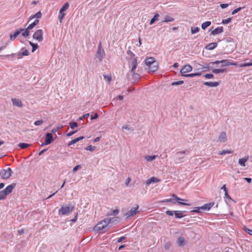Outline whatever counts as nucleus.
<instances>
[{
	"mask_svg": "<svg viewBox=\"0 0 252 252\" xmlns=\"http://www.w3.org/2000/svg\"><path fill=\"white\" fill-rule=\"evenodd\" d=\"M12 101L14 105L20 108L23 107V104L22 101L20 99L17 98H12Z\"/></svg>",
	"mask_w": 252,
	"mask_h": 252,
	"instance_id": "17",
	"label": "nucleus"
},
{
	"mask_svg": "<svg viewBox=\"0 0 252 252\" xmlns=\"http://www.w3.org/2000/svg\"><path fill=\"white\" fill-rule=\"evenodd\" d=\"M110 220L104 219L99 222L94 227V230L102 233L105 232L108 229V225L110 223Z\"/></svg>",
	"mask_w": 252,
	"mask_h": 252,
	"instance_id": "1",
	"label": "nucleus"
},
{
	"mask_svg": "<svg viewBox=\"0 0 252 252\" xmlns=\"http://www.w3.org/2000/svg\"><path fill=\"white\" fill-rule=\"evenodd\" d=\"M127 54L129 55V58L131 59L132 58L134 57L135 54L133 53L130 50V47H128V50L127 51Z\"/></svg>",
	"mask_w": 252,
	"mask_h": 252,
	"instance_id": "50",
	"label": "nucleus"
},
{
	"mask_svg": "<svg viewBox=\"0 0 252 252\" xmlns=\"http://www.w3.org/2000/svg\"><path fill=\"white\" fill-rule=\"evenodd\" d=\"M30 54V53L28 50H25L22 52H19L18 53L17 55L19 56L18 59H20L22 58V56H29Z\"/></svg>",
	"mask_w": 252,
	"mask_h": 252,
	"instance_id": "26",
	"label": "nucleus"
},
{
	"mask_svg": "<svg viewBox=\"0 0 252 252\" xmlns=\"http://www.w3.org/2000/svg\"><path fill=\"white\" fill-rule=\"evenodd\" d=\"M69 4L68 2H65L63 6L60 9L59 13H63L64 11H66L69 7Z\"/></svg>",
	"mask_w": 252,
	"mask_h": 252,
	"instance_id": "27",
	"label": "nucleus"
},
{
	"mask_svg": "<svg viewBox=\"0 0 252 252\" xmlns=\"http://www.w3.org/2000/svg\"><path fill=\"white\" fill-rule=\"evenodd\" d=\"M16 183H13L8 186H7L4 189H3L5 192L6 194L8 195L10 193L13 189L15 188Z\"/></svg>",
	"mask_w": 252,
	"mask_h": 252,
	"instance_id": "10",
	"label": "nucleus"
},
{
	"mask_svg": "<svg viewBox=\"0 0 252 252\" xmlns=\"http://www.w3.org/2000/svg\"><path fill=\"white\" fill-rule=\"evenodd\" d=\"M211 25V21H206L205 22H204L201 25V28L203 30H205L207 28L209 27Z\"/></svg>",
	"mask_w": 252,
	"mask_h": 252,
	"instance_id": "35",
	"label": "nucleus"
},
{
	"mask_svg": "<svg viewBox=\"0 0 252 252\" xmlns=\"http://www.w3.org/2000/svg\"><path fill=\"white\" fill-rule=\"evenodd\" d=\"M203 84L210 87H216L220 84L219 82H205Z\"/></svg>",
	"mask_w": 252,
	"mask_h": 252,
	"instance_id": "18",
	"label": "nucleus"
},
{
	"mask_svg": "<svg viewBox=\"0 0 252 252\" xmlns=\"http://www.w3.org/2000/svg\"><path fill=\"white\" fill-rule=\"evenodd\" d=\"M174 21V18L173 17H171L168 15H165L164 19L161 22H165V23H168V22H171Z\"/></svg>",
	"mask_w": 252,
	"mask_h": 252,
	"instance_id": "30",
	"label": "nucleus"
},
{
	"mask_svg": "<svg viewBox=\"0 0 252 252\" xmlns=\"http://www.w3.org/2000/svg\"><path fill=\"white\" fill-rule=\"evenodd\" d=\"M244 8V7H240L235 9L234 10H233L232 11V14L234 15V14L237 13V12L240 11L242 9H243Z\"/></svg>",
	"mask_w": 252,
	"mask_h": 252,
	"instance_id": "57",
	"label": "nucleus"
},
{
	"mask_svg": "<svg viewBox=\"0 0 252 252\" xmlns=\"http://www.w3.org/2000/svg\"><path fill=\"white\" fill-rule=\"evenodd\" d=\"M6 171L7 172V174H8V179H9L11 176L12 174L13 173V171L10 168H7L6 169Z\"/></svg>",
	"mask_w": 252,
	"mask_h": 252,
	"instance_id": "59",
	"label": "nucleus"
},
{
	"mask_svg": "<svg viewBox=\"0 0 252 252\" xmlns=\"http://www.w3.org/2000/svg\"><path fill=\"white\" fill-rule=\"evenodd\" d=\"M7 195L6 194L5 192L3 190L0 191V200H4L6 198Z\"/></svg>",
	"mask_w": 252,
	"mask_h": 252,
	"instance_id": "43",
	"label": "nucleus"
},
{
	"mask_svg": "<svg viewBox=\"0 0 252 252\" xmlns=\"http://www.w3.org/2000/svg\"><path fill=\"white\" fill-rule=\"evenodd\" d=\"M81 167V165H77L76 166H75L73 168V170H72V172L73 173H75L76 172L79 168H80Z\"/></svg>",
	"mask_w": 252,
	"mask_h": 252,
	"instance_id": "63",
	"label": "nucleus"
},
{
	"mask_svg": "<svg viewBox=\"0 0 252 252\" xmlns=\"http://www.w3.org/2000/svg\"><path fill=\"white\" fill-rule=\"evenodd\" d=\"M221 67H225L229 65H236L237 63L233 61H230L228 60H222Z\"/></svg>",
	"mask_w": 252,
	"mask_h": 252,
	"instance_id": "9",
	"label": "nucleus"
},
{
	"mask_svg": "<svg viewBox=\"0 0 252 252\" xmlns=\"http://www.w3.org/2000/svg\"><path fill=\"white\" fill-rule=\"evenodd\" d=\"M103 77H104V78L105 79H107L109 82H110L112 80V77H111V75H103Z\"/></svg>",
	"mask_w": 252,
	"mask_h": 252,
	"instance_id": "61",
	"label": "nucleus"
},
{
	"mask_svg": "<svg viewBox=\"0 0 252 252\" xmlns=\"http://www.w3.org/2000/svg\"><path fill=\"white\" fill-rule=\"evenodd\" d=\"M204 77L206 79H213L214 77V74L212 73H207L204 75Z\"/></svg>",
	"mask_w": 252,
	"mask_h": 252,
	"instance_id": "54",
	"label": "nucleus"
},
{
	"mask_svg": "<svg viewBox=\"0 0 252 252\" xmlns=\"http://www.w3.org/2000/svg\"><path fill=\"white\" fill-rule=\"evenodd\" d=\"M171 196L175 198L174 200H176V202L177 201H187V200L182 199V198L178 197V196H177L176 195V194H175L174 193H172L171 194Z\"/></svg>",
	"mask_w": 252,
	"mask_h": 252,
	"instance_id": "51",
	"label": "nucleus"
},
{
	"mask_svg": "<svg viewBox=\"0 0 252 252\" xmlns=\"http://www.w3.org/2000/svg\"><path fill=\"white\" fill-rule=\"evenodd\" d=\"M249 157L246 156L243 158L239 159L238 163L242 166H245V163L248 160Z\"/></svg>",
	"mask_w": 252,
	"mask_h": 252,
	"instance_id": "25",
	"label": "nucleus"
},
{
	"mask_svg": "<svg viewBox=\"0 0 252 252\" xmlns=\"http://www.w3.org/2000/svg\"><path fill=\"white\" fill-rule=\"evenodd\" d=\"M212 72L215 74H219L220 73H223L227 71L226 68H220V69H217V68H214L212 69Z\"/></svg>",
	"mask_w": 252,
	"mask_h": 252,
	"instance_id": "29",
	"label": "nucleus"
},
{
	"mask_svg": "<svg viewBox=\"0 0 252 252\" xmlns=\"http://www.w3.org/2000/svg\"><path fill=\"white\" fill-rule=\"evenodd\" d=\"M96 149V147L95 146H93L92 145H89L87 146V147L85 148V149L87 151H90L91 152H93Z\"/></svg>",
	"mask_w": 252,
	"mask_h": 252,
	"instance_id": "48",
	"label": "nucleus"
},
{
	"mask_svg": "<svg viewBox=\"0 0 252 252\" xmlns=\"http://www.w3.org/2000/svg\"><path fill=\"white\" fill-rule=\"evenodd\" d=\"M70 127L71 129H74L75 127H77L78 124L77 122H70L69 123Z\"/></svg>",
	"mask_w": 252,
	"mask_h": 252,
	"instance_id": "45",
	"label": "nucleus"
},
{
	"mask_svg": "<svg viewBox=\"0 0 252 252\" xmlns=\"http://www.w3.org/2000/svg\"><path fill=\"white\" fill-rule=\"evenodd\" d=\"M156 60L154 57H149L145 60V62L146 65L149 67L151 65H152V64Z\"/></svg>",
	"mask_w": 252,
	"mask_h": 252,
	"instance_id": "20",
	"label": "nucleus"
},
{
	"mask_svg": "<svg viewBox=\"0 0 252 252\" xmlns=\"http://www.w3.org/2000/svg\"><path fill=\"white\" fill-rule=\"evenodd\" d=\"M39 23V20L38 19H36L34 21L32 24H30L28 28H29L30 30L32 29L34 27H35Z\"/></svg>",
	"mask_w": 252,
	"mask_h": 252,
	"instance_id": "37",
	"label": "nucleus"
},
{
	"mask_svg": "<svg viewBox=\"0 0 252 252\" xmlns=\"http://www.w3.org/2000/svg\"><path fill=\"white\" fill-rule=\"evenodd\" d=\"M244 230L249 234L252 236V230L247 228L246 226L243 227Z\"/></svg>",
	"mask_w": 252,
	"mask_h": 252,
	"instance_id": "53",
	"label": "nucleus"
},
{
	"mask_svg": "<svg viewBox=\"0 0 252 252\" xmlns=\"http://www.w3.org/2000/svg\"><path fill=\"white\" fill-rule=\"evenodd\" d=\"M160 181V179H158L157 177H152L150 178V179H148L146 182V184L147 186L150 185L152 183H156Z\"/></svg>",
	"mask_w": 252,
	"mask_h": 252,
	"instance_id": "15",
	"label": "nucleus"
},
{
	"mask_svg": "<svg viewBox=\"0 0 252 252\" xmlns=\"http://www.w3.org/2000/svg\"><path fill=\"white\" fill-rule=\"evenodd\" d=\"M215 204V202H212L203 205L202 210L209 211Z\"/></svg>",
	"mask_w": 252,
	"mask_h": 252,
	"instance_id": "19",
	"label": "nucleus"
},
{
	"mask_svg": "<svg viewBox=\"0 0 252 252\" xmlns=\"http://www.w3.org/2000/svg\"><path fill=\"white\" fill-rule=\"evenodd\" d=\"M119 213V210L118 209H115V210H111L110 211V212L108 213V216H116Z\"/></svg>",
	"mask_w": 252,
	"mask_h": 252,
	"instance_id": "36",
	"label": "nucleus"
},
{
	"mask_svg": "<svg viewBox=\"0 0 252 252\" xmlns=\"http://www.w3.org/2000/svg\"><path fill=\"white\" fill-rule=\"evenodd\" d=\"M43 31L41 29L37 30L33 34V39L37 40L38 42H41L43 39Z\"/></svg>",
	"mask_w": 252,
	"mask_h": 252,
	"instance_id": "4",
	"label": "nucleus"
},
{
	"mask_svg": "<svg viewBox=\"0 0 252 252\" xmlns=\"http://www.w3.org/2000/svg\"><path fill=\"white\" fill-rule=\"evenodd\" d=\"M202 210V207H194L193 208V210H191L190 212H193V213H200L201 212L200 210Z\"/></svg>",
	"mask_w": 252,
	"mask_h": 252,
	"instance_id": "47",
	"label": "nucleus"
},
{
	"mask_svg": "<svg viewBox=\"0 0 252 252\" xmlns=\"http://www.w3.org/2000/svg\"><path fill=\"white\" fill-rule=\"evenodd\" d=\"M209 64H207L205 65V66H204L203 67H202V69H203V71H206L209 70L210 69H212L213 68V67H210L209 66Z\"/></svg>",
	"mask_w": 252,
	"mask_h": 252,
	"instance_id": "55",
	"label": "nucleus"
},
{
	"mask_svg": "<svg viewBox=\"0 0 252 252\" xmlns=\"http://www.w3.org/2000/svg\"><path fill=\"white\" fill-rule=\"evenodd\" d=\"M161 203H166V202H171L173 204L176 203V200H174V199L172 198H169V199H165L160 201Z\"/></svg>",
	"mask_w": 252,
	"mask_h": 252,
	"instance_id": "41",
	"label": "nucleus"
},
{
	"mask_svg": "<svg viewBox=\"0 0 252 252\" xmlns=\"http://www.w3.org/2000/svg\"><path fill=\"white\" fill-rule=\"evenodd\" d=\"M42 16V13L40 11H38L37 12L36 14H35L34 15H33L32 16H31L30 17V20H31V19H32L34 18H41Z\"/></svg>",
	"mask_w": 252,
	"mask_h": 252,
	"instance_id": "38",
	"label": "nucleus"
},
{
	"mask_svg": "<svg viewBox=\"0 0 252 252\" xmlns=\"http://www.w3.org/2000/svg\"><path fill=\"white\" fill-rule=\"evenodd\" d=\"M178 244L180 246H184L186 244L185 238L182 236L179 237L178 239Z\"/></svg>",
	"mask_w": 252,
	"mask_h": 252,
	"instance_id": "31",
	"label": "nucleus"
},
{
	"mask_svg": "<svg viewBox=\"0 0 252 252\" xmlns=\"http://www.w3.org/2000/svg\"><path fill=\"white\" fill-rule=\"evenodd\" d=\"M74 209V206L70 204L69 205L62 206L59 210V215L64 216L71 213Z\"/></svg>",
	"mask_w": 252,
	"mask_h": 252,
	"instance_id": "2",
	"label": "nucleus"
},
{
	"mask_svg": "<svg viewBox=\"0 0 252 252\" xmlns=\"http://www.w3.org/2000/svg\"><path fill=\"white\" fill-rule=\"evenodd\" d=\"M189 151L188 150H184L181 152H178L176 153L175 156L177 160H181L184 158L185 155L189 154Z\"/></svg>",
	"mask_w": 252,
	"mask_h": 252,
	"instance_id": "7",
	"label": "nucleus"
},
{
	"mask_svg": "<svg viewBox=\"0 0 252 252\" xmlns=\"http://www.w3.org/2000/svg\"><path fill=\"white\" fill-rule=\"evenodd\" d=\"M209 31H211L210 35H215L222 33L223 32V28L222 26L219 27L213 31H212V29H210Z\"/></svg>",
	"mask_w": 252,
	"mask_h": 252,
	"instance_id": "11",
	"label": "nucleus"
},
{
	"mask_svg": "<svg viewBox=\"0 0 252 252\" xmlns=\"http://www.w3.org/2000/svg\"><path fill=\"white\" fill-rule=\"evenodd\" d=\"M30 146V144L26 143H20L18 144V147L21 149H24L28 148Z\"/></svg>",
	"mask_w": 252,
	"mask_h": 252,
	"instance_id": "39",
	"label": "nucleus"
},
{
	"mask_svg": "<svg viewBox=\"0 0 252 252\" xmlns=\"http://www.w3.org/2000/svg\"><path fill=\"white\" fill-rule=\"evenodd\" d=\"M90 116L89 113H87L79 118V120H83L85 118H88Z\"/></svg>",
	"mask_w": 252,
	"mask_h": 252,
	"instance_id": "62",
	"label": "nucleus"
},
{
	"mask_svg": "<svg viewBox=\"0 0 252 252\" xmlns=\"http://www.w3.org/2000/svg\"><path fill=\"white\" fill-rule=\"evenodd\" d=\"M132 73V78L134 80L138 81L140 79V75L138 73H135V71Z\"/></svg>",
	"mask_w": 252,
	"mask_h": 252,
	"instance_id": "44",
	"label": "nucleus"
},
{
	"mask_svg": "<svg viewBox=\"0 0 252 252\" xmlns=\"http://www.w3.org/2000/svg\"><path fill=\"white\" fill-rule=\"evenodd\" d=\"M24 29L22 28H20L17 30L13 34H10V39L11 40L13 41L17 36L19 35L21 32L24 31Z\"/></svg>",
	"mask_w": 252,
	"mask_h": 252,
	"instance_id": "13",
	"label": "nucleus"
},
{
	"mask_svg": "<svg viewBox=\"0 0 252 252\" xmlns=\"http://www.w3.org/2000/svg\"><path fill=\"white\" fill-rule=\"evenodd\" d=\"M184 83V81L183 80H181V81H174V82H173L172 83H171V86H177V85H182Z\"/></svg>",
	"mask_w": 252,
	"mask_h": 252,
	"instance_id": "49",
	"label": "nucleus"
},
{
	"mask_svg": "<svg viewBox=\"0 0 252 252\" xmlns=\"http://www.w3.org/2000/svg\"><path fill=\"white\" fill-rule=\"evenodd\" d=\"M43 123V120H40L34 122V124L35 126H39Z\"/></svg>",
	"mask_w": 252,
	"mask_h": 252,
	"instance_id": "64",
	"label": "nucleus"
},
{
	"mask_svg": "<svg viewBox=\"0 0 252 252\" xmlns=\"http://www.w3.org/2000/svg\"><path fill=\"white\" fill-rule=\"evenodd\" d=\"M231 20L232 18H228L226 19H223L221 21V23L224 25L227 24L231 22Z\"/></svg>",
	"mask_w": 252,
	"mask_h": 252,
	"instance_id": "52",
	"label": "nucleus"
},
{
	"mask_svg": "<svg viewBox=\"0 0 252 252\" xmlns=\"http://www.w3.org/2000/svg\"><path fill=\"white\" fill-rule=\"evenodd\" d=\"M200 31V28L199 27H191V33L192 34H195Z\"/></svg>",
	"mask_w": 252,
	"mask_h": 252,
	"instance_id": "42",
	"label": "nucleus"
},
{
	"mask_svg": "<svg viewBox=\"0 0 252 252\" xmlns=\"http://www.w3.org/2000/svg\"><path fill=\"white\" fill-rule=\"evenodd\" d=\"M0 176L2 179H8V176L6 169H2L0 170Z\"/></svg>",
	"mask_w": 252,
	"mask_h": 252,
	"instance_id": "21",
	"label": "nucleus"
},
{
	"mask_svg": "<svg viewBox=\"0 0 252 252\" xmlns=\"http://www.w3.org/2000/svg\"><path fill=\"white\" fill-rule=\"evenodd\" d=\"M137 64L138 63H137V57H135L133 59V60L132 62L131 63V65H132V67L131 69V72L134 73V71H135V70L137 66Z\"/></svg>",
	"mask_w": 252,
	"mask_h": 252,
	"instance_id": "24",
	"label": "nucleus"
},
{
	"mask_svg": "<svg viewBox=\"0 0 252 252\" xmlns=\"http://www.w3.org/2000/svg\"><path fill=\"white\" fill-rule=\"evenodd\" d=\"M65 15V14L64 13H60L59 15V20L60 23L62 22V20L64 18Z\"/></svg>",
	"mask_w": 252,
	"mask_h": 252,
	"instance_id": "56",
	"label": "nucleus"
},
{
	"mask_svg": "<svg viewBox=\"0 0 252 252\" xmlns=\"http://www.w3.org/2000/svg\"><path fill=\"white\" fill-rule=\"evenodd\" d=\"M159 16V15L158 13H155L154 17L151 19L150 21L149 24L150 25H153L155 22L158 20V18Z\"/></svg>",
	"mask_w": 252,
	"mask_h": 252,
	"instance_id": "28",
	"label": "nucleus"
},
{
	"mask_svg": "<svg viewBox=\"0 0 252 252\" xmlns=\"http://www.w3.org/2000/svg\"><path fill=\"white\" fill-rule=\"evenodd\" d=\"M29 44L32 47V53L34 52L36 49H37L39 48V46L37 43H34L32 41H30Z\"/></svg>",
	"mask_w": 252,
	"mask_h": 252,
	"instance_id": "33",
	"label": "nucleus"
},
{
	"mask_svg": "<svg viewBox=\"0 0 252 252\" xmlns=\"http://www.w3.org/2000/svg\"><path fill=\"white\" fill-rule=\"evenodd\" d=\"M105 55V52L103 49L101 48V43L99 42L98 49L96 52V56H97L99 61L101 62Z\"/></svg>",
	"mask_w": 252,
	"mask_h": 252,
	"instance_id": "5",
	"label": "nucleus"
},
{
	"mask_svg": "<svg viewBox=\"0 0 252 252\" xmlns=\"http://www.w3.org/2000/svg\"><path fill=\"white\" fill-rule=\"evenodd\" d=\"M149 70L150 72H155L156 71L158 70V62L156 60L155 62L152 64V65H151L149 67Z\"/></svg>",
	"mask_w": 252,
	"mask_h": 252,
	"instance_id": "14",
	"label": "nucleus"
},
{
	"mask_svg": "<svg viewBox=\"0 0 252 252\" xmlns=\"http://www.w3.org/2000/svg\"><path fill=\"white\" fill-rule=\"evenodd\" d=\"M218 140L220 142H225L226 141L227 137H226V133L225 132L222 131L220 133V134L219 136Z\"/></svg>",
	"mask_w": 252,
	"mask_h": 252,
	"instance_id": "16",
	"label": "nucleus"
},
{
	"mask_svg": "<svg viewBox=\"0 0 252 252\" xmlns=\"http://www.w3.org/2000/svg\"><path fill=\"white\" fill-rule=\"evenodd\" d=\"M54 141L53 135L51 133L47 132L45 134V141L46 143L50 144Z\"/></svg>",
	"mask_w": 252,
	"mask_h": 252,
	"instance_id": "12",
	"label": "nucleus"
},
{
	"mask_svg": "<svg viewBox=\"0 0 252 252\" xmlns=\"http://www.w3.org/2000/svg\"><path fill=\"white\" fill-rule=\"evenodd\" d=\"M157 157V156L156 155L147 156L145 157V159H146L147 161H151L155 160Z\"/></svg>",
	"mask_w": 252,
	"mask_h": 252,
	"instance_id": "40",
	"label": "nucleus"
},
{
	"mask_svg": "<svg viewBox=\"0 0 252 252\" xmlns=\"http://www.w3.org/2000/svg\"><path fill=\"white\" fill-rule=\"evenodd\" d=\"M84 138V136H81L79 137L76 138L72 140H71L68 143V146H69L70 145H73L79 141L83 140Z\"/></svg>",
	"mask_w": 252,
	"mask_h": 252,
	"instance_id": "22",
	"label": "nucleus"
},
{
	"mask_svg": "<svg viewBox=\"0 0 252 252\" xmlns=\"http://www.w3.org/2000/svg\"><path fill=\"white\" fill-rule=\"evenodd\" d=\"M105 219L110 220V223H115L120 221V218L119 217H115L112 218H106Z\"/></svg>",
	"mask_w": 252,
	"mask_h": 252,
	"instance_id": "34",
	"label": "nucleus"
},
{
	"mask_svg": "<svg viewBox=\"0 0 252 252\" xmlns=\"http://www.w3.org/2000/svg\"><path fill=\"white\" fill-rule=\"evenodd\" d=\"M192 69V67L189 64H185L180 70V73L183 74H186L185 73L190 72Z\"/></svg>",
	"mask_w": 252,
	"mask_h": 252,
	"instance_id": "6",
	"label": "nucleus"
},
{
	"mask_svg": "<svg viewBox=\"0 0 252 252\" xmlns=\"http://www.w3.org/2000/svg\"><path fill=\"white\" fill-rule=\"evenodd\" d=\"M30 30H31L27 27L26 29H24V31L21 32L22 35L25 37H28L30 34Z\"/></svg>",
	"mask_w": 252,
	"mask_h": 252,
	"instance_id": "32",
	"label": "nucleus"
},
{
	"mask_svg": "<svg viewBox=\"0 0 252 252\" xmlns=\"http://www.w3.org/2000/svg\"><path fill=\"white\" fill-rule=\"evenodd\" d=\"M252 66V62L244 63L240 65L241 67H247V66Z\"/></svg>",
	"mask_w": 252,
	"mask_h": 252,
	"instance_id": "58",
	"label": "nucleus"
},
{
	"mask_svg": "<svg viewBox=\"0 0 252 252\" xmlns=\"http://www.w3.org/2000/svg\"><path fill=\"white\" fill-rule=\"evenodd\" d=\"M138 208L139 206L137 205L136 207H133L131 208L129 211L126 212V215L127 216V218L133 216L138 212V211H137Z\"/></svg>",
	"mask_w": 252,
	"mask_h": 252,
	"instance_id": "8",
	"label": "nucleus"
},
{
	"mask_svg": "<svg viewBox=\"0 0 252 252\" xmlns=\"http://www.w3.org/2000/svg\"><path fill=\"white\" fill-rule=\"evenodd\" d=\"M232 153H233V151L232 150H223L222 151H220L219 153V154L220 155H225V154H231Z\"/></svg>",
	"mask_w": 252,
	"mask_h": 252,
	"instance_id": "46",
	"label": "nucleus"
},
{
	"mask_svg": "<svg viewBox=\"0 0 252 252\" xmlns=\"http://www.w3.org/2000/svg\"><path fill=\"white\" fill-rule=\"evenodd\" d=\"M218 43L217 42L210 43L206 45L205 48L208 50H212L217 46Z\"/></svg>",
	"mask_w": 252,
	"mask_h": 252,
	"instance_id": "23",
	"label": "nucleus"
},
{
	"mask_svg": "<svg viewBox=\"0 0 252 252\" xmlns=\"http://www.w3.org/2000/svg\"><path fill=\"white\" fill-rule=\"evenodd\" d=\"M224 198L225 200H226V199H228L229 200H232L234 201L231 197L230 196V195L228 194V192L224 193Z\"/></svg>",
	"mask_w": 252,
	"mask_h": 252,
	"instance_id": "60",
	"label": "nucleus"
},
{
	"mask_svg": "<svg viewBox=\"0 0 252 252\" xmlns=\"http://www.w3.org/2000/svg\"><path fill=\"white\" fill-rule=\"evenodd\" d=\"M186 211H170L167 210L165 212L166 215L169 216H172L173 215H175V217L176 219H181L182 218L185 217V215H184L185 213H186Z\"/></svg>",
	"mask_w": 252,
	"mask_h": 252,
	"instance_id": "3",
	"label": "nucleus"
}]
</instances>
